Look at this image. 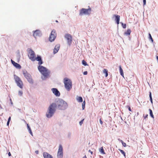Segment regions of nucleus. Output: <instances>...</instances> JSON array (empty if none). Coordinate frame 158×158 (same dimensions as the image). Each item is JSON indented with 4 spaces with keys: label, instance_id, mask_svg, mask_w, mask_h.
I'll return each instance as SVG.
<instances>
[{
    "label": "nucleus",
    "instance_id": "28",
    "mask_svg": "<svg viewBox=\"0 0 158 158\" xmlns=\"http://www.w3.org/2000/svg\"><path fill=\"white\" fill-rule=\"evenodd\" d=\"M121 23V24H122V26L123 27V28H126V24H124L123 23Z\"/></svg>",
    "mask_w": 158,
    "mask_h": 158
},
{
    "label": "nucleus",
    "instance_id": "9",
    "mask_svg": "<svg viewBox=\"0 0 158 158\" xmlns=\"http://www.w3.org/2000/svg\"><path fill=\"white\" fill-rule=\"evenodd\" d=\"M56 31L55 30H53L51 33L49 37V40L50 41L52 42L53 41L56 37Z\"/></svg>",
    "mask_w": 158,
    "mask_h": 158
},
{
    "label": "nucleus",
    "instance_id": "20",
    "mask_svg": "<svg viewBox=\"0 0 158 158\" xmlns=\"http://www.w3.org/2000/svg\"><path fill=\"white\" fill-rule=\"evenodd\" d=\"M103 73H105V77H107L108 76V70L106 69H104L103 70Z\"/></svg>",
    "mask_w": 158,
    "mask_h": 158
},
{
    "label": "nucleus",
    "instance_id": "13",
    "mask_svg": "<svg viewBox=\"0 0 158 158\" xmlns=\"http://www.w3.org/2000/svg\"><path fill=\"white\" fill-rule=\"evenodd\" d=\"M12 64L16 68L20 69L21 68V66L20 64L17 63L15 62L12 59L11 60Z\"/></svg>",
    "mask_w": 158,
    "mask_h": 158
},
{
    "label": "nucleus",
    "instance_id": "29",
    "mask_svg": "<svg viewBox=\"0 0 158 158\" xmlns=\"http://www.w3.org/2000/svg\"><path fill=\"white\" fill-rule=\"evenodd\" d=\"M149 39H150L152 41V42H153V39L151 36V34L150 33H149Z\"/></svg>",
    "mask_w": 158,
    "mask_h": 158
},
{
    "label": "nucleus",
    "instance_id": "40",
    "mask_svg": "<svg viewBox=\"0 0 158 158\" xmlns=\"http://www.w3.org/2000/svg\"><path fill=\"white\" fill-rule=\"evenodd\" d=\"M82 109L84 110L85 107V106H82Z\"/></svg>",
    "mask_w": 158,
    "mask_h": 158
},
{
    "label": "nucleus",
    "instance_id": "38",
    "mask_svg": "<svg viewBox=\"0 0 158 158\" xmlns=\"http://www.w3.org/2000/svg\"><path fill=\"white\" fill-rule=\"evenodd\" d=\"M10 120H11V117H10L8 119V121H9V122H10Z\"/></svg>",
    "mask_w": 158,
    "mask_h": 158
},
{
    "label": "nucleus",
    "instance_id": "26",
    "mask_svg": "<svg viewBox=\"0 0 158 158\" xmlns=\"http://www.w3.org/2000/svg\"><path fill=\"white\" fill-rule=\"evenodd\" d=\"M82 64L85 66L87 65V62L84 60H83L82 61Z\"/></svg>",
    "mask_w": 158,
    "mask_h": 158
},
{
    "label": "nucleus",
    "instance_id": "19",
    "mask_svg": "<svg viewBox=\"0 0 158 158\" xmlns=\"http://www.w3.org/2000/svg\"><path fill=\"white\" fill-rule=\"evenodd\" d=\"M131 32V30L129 29H128L127 31L124 33V34L127 35H129L130 34Z\"/></svg>",
    "mask_w": 158,
    "mask_h": 158
},
{
    "label": "nucleus",
    "instance_id": "35",
    "mask_svg": "<svg viewBox=\"0 0 158 158\" xmlns=\"http://www.w3.org/2000/svg\"><path fill=\"white\" fill-rule=\"evenodd\" d=\"M85 101H84L82 104V106H85Z\"/></svg>",
    "mask_w": 158,
    "mask_h": 158
},
{
    "label": "nucleus",
    "instance_id": "39",
    "mask_svg": "<svg viewBox=\"0 0 158 158\" xmlns=\"http://www.w3.org/2000/svg\"><path fill=\"white\" fill-rule=\"evenodd\" d=\"M35 153L37 154H38V153H39V151H38L37 150V151H35Z\"/></svg>",
    "mask_w": 158,
    "mask_h": 158
},
{
    "label": "nucleus",
    "instance_id": "16",
    "mask_svg": "<svg viewBox=\"0 0 158 158\" xmlns=\"http://www.w3.org/2000/svg\"><path fill=\"white\" fill-rule=\"evenodd\" d=\"M114 16L115 17V20L116 21L117 23V24H119L120 16L119 15H114Z\"/></svg>",
    "mask_w": 158,
    "mask_h": 158
},
{
    "label": "nucleus",
    "instance_id": "12",
    "mask_svg": "<svg viewBox=\"0 0 158 158\" xmlns=\"http://www.w3.org/2000/svg\"><path fill=\"white\" fill-rule=\"evenodd\" d=\"M41 35L40 31L39 30H36L35 31L33 34V36L36 38L37 36H39Z\"/></svg>",
    "mask_w": 158,
    "mask_h": 158
},
{
    "label": "nucleus",
    "instance_id": "44",
    "mask_svg": "<svg viewBox=\"0 0 158 158\" xmlns=\"http://www.w3.org/2000/svg\"><path fill=\"white\" fill-rule=\"evenodd\" d=\"M83 158H87L86 156L85 155L83 157Z\"/></svg>",
    "mask_w": 158,
    "mask_h": 158
},
{
    "label": "nucleus",
    "instance_id": "27",
    "mask_svg": "<svg viewBox=\"0 0 158 158\" xmlns=\"http://www.w3.org/2000/svg\"><path fill=\"white\" fill-rule=\"evenodd\" d=\"M149 97H150L151 102V103H152V97L151 93V92H150Z\"/></svg>",
    "mask_w": 158,
    "mask_h": 158
},
{
    "label": "nucleus",
    "instance_id": "5",
    "mask_svg": "<svg viewBox=\"0 0 158 158\" xmlns=\"http://www.w3.org/2000/svg\"><path fill=\"white\" fill-rule=\"evenodd\" d=\"M91 8L89 7L88 9L82 8L80 10L79 15L82 16L85 15H89L91 12Z\"/></svg>",
    "mask_w": 158,
    "mask_h": 158
},
{
    "label": "nucleus",
    "instance_id": "11",
    "mask_svg": "<svg viewBox=\"0 0 158 158\" xmlns=\"http://www.w3.org/2000/svg\"><path fill=\"white\" fill-rule=\"evenodd\" d=\"M52 90L54 94L56 96H59L60 95V92L56 88H52Z\"/></svg>",
    "mask_w": 158,
    "mask_h": 158
},
{
    "label": "nucleus",
    "instance_id": "8",
    "mask_svg": "<svg viewBox=\"0 0 158 158\" xmlns=\"http://www.w3.org/2000/svg\"><path fill=\"white\" fill-rule=\"evenodd\" d=\"M57 156L58 158H62L63 156V150L61 145L59 146L58 151L57 154Z\"/></svg>",
    "mask_w": 158,
    "mask_h": 158
},
{
    "label": "nucleus",
    "instance_id": "14",
    "mask_svg": "<svg viewBox=\"0 0 158 158\" xmlns=\"http://www.w3.org/2000/svg\"><path fill=\"white\" fill-rule=\"evenodd\" d=\"M43 155L44 158H53L51 155L46 152H44Z\"/></svg>",
    "mask_w": 158,
    "mask_h": 158
},
{
    "label": "nucleus",
    "instance_id": "30",
    "mask_svg": "<svg viewBox=\"0 0 158 158\" xmlns=\"http://www.w3.org/2000/svg\"><path fill=\"white\" fill-rule=\"evenodd\" d=\"M84 120V118L80 122L79 124H80V125L81 126L82 125V124L83 123V121Z\"/></svg>",
    "mask_w": 158,
    "mask_h": 158
},
{
    "label": "nucleus",
    "instance_id": "34",
    "mask_svg": "<svg viewBox=\"0 0 158 158\" xmlns=\"http://www.w3.org/2000/svg\"><path fill=\"white\" fill-rule=\"evenodd\" d=\"M88 72L87 71H85L84 72L83 74L85 75H87V74Z\"/></svg>",
    "mask_w": 158,
    "mask_h": 158
},
{
    "label": "nucleus",
    "instance_id": "7",
    "mask_svg": "<svg viewBox=\"0 0 158 158\" xmlns=\"http://www.w3.org/2000/svg\"><path fill=\"white\" fill-rule=\"evenodd\" d=\"M23 74L29 83H32L33 82L32 79L30 74L26 71H23Z\"/></svg>",
    "mask_w": 158,
    "mask_h": 158
},
{
    "label": "nucleus",
    "instance_id": "25",
    "mask_svg": "<svg viewBox=\"0 0 158 158\" xmlns=\"http://www.w3.org/2000/svg\"><path fill=\"white\" fill-rule=\"evenodd\" d=\"M120 141L122 143V145L123 147H126V146L127 145L126 143L123 141L122 140H120Z\"/></svg>",
    "mask_w": 158,
    "mask_h": 158
},
{
    "label": "nucleus",
    "instance_id": "22",
    "mask_svg": "<svg viewBox=\"0 0 158 158\" xmlns=\"http://www.w3.org/2000/svg\"><path fill=\"white\" fill-rule=\"evenodd\" d=\"M99 151L100 152L102 153L103 154H105V152H104V151L103 149V147H101L99 149Z\"/></svg>",
    "mask_w": 158,
    "mask_h": 158
},
{
    "label": "nucleus",
    "instance_id": "21",
    "mask_svg": "<svg viewBox=\"0 0 158 158\" xmlns=\"http://www.w3.org/2000/svg\"><path fill=\"white\" fill-rule=\"evenodd\" d=\"M27 129L29 131V133L31 135L33 136V134H32V132L31 131V129L30 127L29 126L28 124H27Z\"/></svg>",
    "mask_w": 158,
    "mask_h": 158
},
{
    "label": "nucleus",
    "instance_id": "45",
    "mask_svg": "<svg viewBox=\"0 0 158 158\" xmlns=\"http://www.w3.org/2000/svg\"><path fill=\"white\" fill-rule=\"evenodd\" d=\"M56 22H57V23H58V21L57 20L56 21Z\"/></svg>",
    "mask_w": 158,
    "mask_h": 158
},
{
    "label": "nucleus",
    "instance_id": "4",
    "mask_svg": "<svg viewBox=\"0 0 158 158\" xmlns=\"http://www.w3.org/2000/svg\"><path fill=\"white\" fill-rule=\"evenodd\" d=\"M64 83L66 89L68 91H69L72 88V82L71 80L67 78L64 79Z\"/></svg>",
    "mask_w": 158,
    "mask_h": 158
},
{
    "label": "nucleus",
    "instance_id": "31",
    "mask_svg": "<svg viewBox=\"0 0 158 158\" xmlns=\"http://www.w3.org/2000/svg\"><path fill=\"white\" fill-rule=\"evenodd\" d=\"M23 94V92L22 91H19V94L20 96H22Z\"/></svg>",
    "mask_w": 158,
    "mask_h": 158
},
{
    "label": "nucleus",
    "instance_id": "42",
    "mask_svg": "<svg viewBox=\"0 0 158 158\" xmlns=\"http://www.w3.org/2000/svg\"><path fill=\"white\" fill-rule=\"evenodd\" d=\"M10 122L7 121V125L8 126Z\"/></svg>",
    "mask_w": 158,
    "mask_h": 158
},
{
    "label": "nucleus",
    "instance_id": "3",
    "mask_svg": "<svg viewBox=\"0 0 158 158\" xmlns=\"http://www.w3.org/2000/svg\"><path fill=\"white\" fill-rule=\"evenodd\" d=\"M38 69L39 71L44 77H47L49 75V72L45 67L41 65H39L38 67Z\"/></svg>",
    "mask_w": 158,
    "mask_h": 158
},
{
    "label": "nucleus",
    "instance_id": "32",
    "mask_svg": "<svg viewBox=\"0 0 158 158\" xmlns=\"http://www.w3.org/2000/svg\"><path fill=\"white\" fill-rule=\"evenodd\" d=\"M99 121H100V124H101V125H102L103 124V122L102 121V119L101 118L99 120Z\"/></svg>",
    "mask_w": 158,
    "mask_h": 158
},
{
    "label": "nucleus",
    "instance_id": "43",
    "mask_svg": "<svg viewBox=\"0 0 158 158\" xmlns=\"http://www.w3.org/2000/svg\"><path fill=\"white\" fill-rule=\"evenodd\" d=\"M89 152H90V153H91V154H93V152L92 151H91L90 150H89Z\"/></svg>",
    "mask_w": 158,
    "mask_h": 158
},
{
    "label": "nucleus",
    "instance_id": "41",
    "mask_svg": "<svg viewBox=\"0 0 158 158\" xmlns=\"http://www.w3.org/2000/svg\"><path fill=\"white\" fill-rule=\"evenodd\" d=\"M8 156H11V154L10 153V152H9L8 153Z\"/></svg>",
    "mask_w": 158,
    "mask_h": 158
},
{
    "label": "nucleus",
    "instance_id": "18",
    "mask_svg": "<svg viewBox=\"0 0 158 158\" xmlns=\"http://www.w3.org/2000/svg\"><path fill=\"white\" fill-rule=\"evenodd\" d=\"M119 69L120 70V74L121 76H122L123 77H124V73L123 71V70L121 66V65L119 66Z\"/></svg>",
    "mask_w": 158,
    "mask_h": 158
},
{
    "label": "nucleus",
    "instance_id": "33",
    "mask_svg": "<svg viewBox=\"0 0 158 158\" xmlns=\"http://www.w3.org/2000/svg\"><path fill=\"white\" fill-rule=\"evenodd\" d=\"M148 117V114H146L145 116H143V118L144 119H146V118H147Z\"/></svg>",
    "mask_w": 158,
    "mask_h": 158
},
{
    "label": "nucleus",
    "instance_id": "24",
    "mask_svg": "<svg viewBox=\"0 0 158 158\" xmlns=\"http://www.w3.org/2000/svg\"><path fill=\"white\" fill-rule=\"evenodd\" d=\"M118 150L123 155L124 157H126L125 153L123 150L121 149H119Z\"/></svg>",
    "mask_w": 158,
    "mask_h": 158
},
{
    "label": "nucleus",
    "instance_id": "15",
    "mask_svg": "<svg viewBox=\"0 0 158 158\" xmlns=\"http://www.w3.org/2000/svg\"><path fill=\"white\" fill-rule=\"evenodd\" d=\"M60 47V45L59 44H57L55 46V47L54 49L53 53L54 54H56L58 51Z\"/></svg>",
    "mask_w": 158,
    "mask_h": 158
},
{
    "label": "nucleus",
    "instance_id": "36",
    "mask_svg": "<svg viewBox=\"0 0 158 158\" xmlns=\"http://www.w3.org/2000/svg\"><path fill=\"white\" fill-rule=\"evenodd\" d=\"M146 0H143V5H144L146 4Z\"/></svg>",
    "mask_w": 158,
    "mask_h": 158
},
{
    "label": "nucleus",
    "instance_id": "10",
    "mask_svg": "<svg viewBox=\"0 0 158 158\" xmlns=\"http://www.w3.org/2000/svg\"><path fill=\"white\" fill-rule=\"evenodd\" d=\"M65 38L67 40L68 44H70L72 41V36L69 34H65Z\"/></svg>",
    "mask_w": 158,
    "mask_h": 158
},
{
    "label": "nucleus",
    "instance_id": "23",
    "mask_svg": "<svg viewBox=\"0 0 158 158\" xmlns=\"http://www.w3.org/2000/svg\"><path fill=\"white\" fill-rule=\"evenodd\" d=\"M149 110L150 112V114L152 118H154V116L153 114L152 111V110L151 109H149Z\"/></svg>",
    "mask_w": 158,
    "mask_h": 158
},
{
    "label": "nucleus",
    "instance_id": "2",
    "mask_svg": "<svg viewBox=\"0 0 158 158\" xmlns=\"http://www.w3.org/2000/svg\"><path fill=\"white\" fill-rule=\"evenodd\" d=\"M28 56L29 59L31 61H34L36 60L38 61L39 65H41L43 63V61H42L40 56H38L37 57H36L35 52L31 49L28 50Z\"/></svg>",
    "mask_w": 158,
    "mask_h": 158
},
{
    "label": "nucleus",
    "instance_id": "17",
    "mask_svg": "<svg viewBox=\"0 0 158 158\" xmlns=\"http://www.w3.org/2000/svg\"><path fill=\"white\" fill-rule=\"evenodd\" d=\"M76 100L78 102H83L82 98L81 96H77Z\"/></svg>",
    "mask_w": 158,
    "mask_h": 158
},
{
    "label": "nucleus",
    "instance_id": "37",
    "mask_svg": "<svg viewBox=\"0 0 158 158\" xmlns=\"http://www.w3.org/2000/svg\"><path fill=\"white\" fill-rule=\"evenodd\" d=\"M127 106L128 107V110H129L130 111H131V109L130 107V106Z\"/></svg>",
    "mask_w": 158,
    "mask_h": 158
},
{
    "label": "nucleus",
    "instance_id": "6",
    "mask_svg": "<svg viewBox=\"0 0 158 158\" xmlns=\"http://www.w3.org/2000/svg\"><path fill=\"white\" fill-rule=\"evenodd\" d=\"M14 79L17 85L20 88L22 89L23 87V83L20 78L18 77L15 75L14 76Z\"/></svg>",
    "mask_w": 158,
    "mask_h": 158
},
{
    "label": "nucleus",
    "instance_id": "1",
    "mask_svg": "<svg viewBox=\"0 0 158 158\" xmlns=\"http://www.w3.org/2000/svg\"><path fill=\"white\" fill-rule=\"evenodd\" d=\"M67 104L65 102L62 100H58L56 103H53L50 105L46 116L48 118L52 117L56 111V107L60 110H64L67 108Z\"/></svg>",
    "mask_w": 158,
    "mask_h": 158
}]
</instances>
